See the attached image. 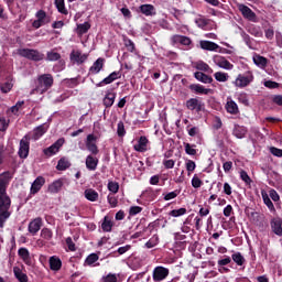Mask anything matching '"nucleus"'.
Listing matches in <instances>:
<instances>
[{"label":"nucleus","instance_id":"obj_1","mask_svg":"<svg viewBox=\"0 0 282 282\" xmlns=\"http://www.w3.org/2000/svg\"><path fill=\"white\" fill-rule=\"evenodd\" d=\"M10 180H12V173L3 172L0 174V228H3L11 215L10 207L12 206V199H10L7 192Z\"/></svg>","mask_w":282,"mask_h":282},{"label":"nucleus","instance_id":"obj_2","mask_svg":"<svg viewBox=\"0 0 282 282\" xmlns=\"http://www.w3.org/2000/svg\"><path fill=\"white\" fill-rule=\"evenodd\" d=\"M53 85H54V76H52V74L39 75L37 78L35 79V87L31 90V95L33 94L43 95L50 91Z\"/></svg>","mask_w":282,"mask_h":282},{"label":"nucleus","instance_id":"obj_3","mask_svg":"<svg viewBox=\"0 0 282 282\" xmlns=\"http://www.w3.org/2000/svg\"><path fill=\"white\" fill-rule=\"evenodd\" d=\"M252 83H254V73H252V70L239 74L234 80L235 87H238L239 89H245V87L252 85Z\"/></svg>","mask_w":282,"mask_h":282},{"label":"nucleus","instance_id":"obj_4","mask_svg":"<svg viewBox=\"0 0 282 282\" xmlns=\"http://www.w3.org/2000/svg\"><path fill=\"white\" fill-rule=\"evenodd\" d=\"M212 61L216 67L219 69H225L226 72H231V69H235V65L226 58L224 55H213Z\"/></svg>","mask_w":282,"mask_h":282},{"label":"nucleus","instance_id":"obj_5","mask_svg":"<svg viewBox=\"0 0 282 282\" xmlns=\"http://www.w3.org/2000/svg\"><path fill=\"white\" fill-rule=\"evenodd\" d=\"M18 54L20 56H23V58L35 62L43 61V58H45V55L43 53L32 48H20L18 50Z\"/></svg>","mask_w":282,"mask_h":282},{"label":"nucleus","instance_id":"obj_6","mask_svg":"<svg viewBox=\"0 0 282 282\" xmlns=\"http://www.w3.org/2000/svg\"><path fill=\"white\" fill-rule=\"evenodd\" d=\"M63 144H65V138H59L51 147L43 149L42 153L46 158H54V155L61 152Z\"/></svg>","mask_w":282,"mask_h":282},{"label":"nucleus","instance_id":"obj_7","mask_svg":"<svg viewBox=\"0 0 282 282\" xmlns=\"http://www.w3.org/2000/svg\"><path fill=\"white\" fill-rule=\"evenodd\" d=\"M52 21V18L47 15V12L44 10H39L35 13V20L32 22V28L39 30V28H43V25H47Z\"/></svg>","mask_w":282,"mask_h":282},{"label":"nucleus","instance_id":"obj_8","mask_svg":"<svg viewBox=\"0 0 282 282\" xmlns=\"http://www.w3.org/2000/svg\"><path fill=\"white\" fill-rule=\"evenodd\" d=\"M172 45H182L185 50H193V40L186 35H173L170 39Z\"/></svg>","mask_w":282,"mask_h":282},{"label":"nucleus","instance_id":"obj_9","mask_svg":"<svg viewBox=\"0 0 282 282\" xmlns=\"http://www.w3.org/2000/svg\"><path fill=\"white\" fill-rule=\"evenodd\" d=\"M18 155L21 160H25L30 155V134H25L20 140Z\"/></svg>","mask_w":282,"mask_h":282},{"label":"nucleus","instance_id":"obj_10","mask_svg":"<svg viewBox=\"0 0 282 282\" xmlns=\"http://www.w3.org/2000/svg\"><path fill=\"white\" fill-rule=\"evenodd\" d=\"M50 129V124L43 123L34 128L31 132H29L26 135H30V140H34L36 142L37 140H41V137L44 133H47Z\"/></svg>","mask_w":282,"mask_h":282},{"label":"nucleus","instance_id":"obj_11","mask_svg":"<svg viewBox=\"0 0 282 282\" xmlns=\"http://www.w3.org/2000/svg\"><path fill=\"white\" fill-rule=\"evenodd\" d=\"M238 10L241 12L243 19H247V21H251L252 23H257V13H254V11H252L248 6L239 3Z\"/></svg>","mask_w":282,"mask_h":282},{"label":"nucleus","instance_id":"obj_12","mask_svg":"<svg viewBox=\"0 0 282 282\" xmlns=\"http://www.w3.org/2000/svg\"><path fill=\"white\" fill-rule=\"evenodd\" d=\"M151 142L145 135L140 137L137 140V143L133 144V149L137 151V153H147L149 151Z\"/></svg>","mask_w":282,"mask_h":282},{"label":"nucleus","instance_id":"obj_13","mask_svg":"<svg viewBox=\"0 0 282 282\" xmlns=\"http://www.w3.org/2000/svg\"><path fill=\"white\" fill-rule=\"evenodd\" d=\"M97 141L98 137H96L95 134H88L86 138V149L93 155H98V153L100 152L98 150V145L96 144Z\"/></svg>","mask_w":282,"mask_h":282},{"label":"nucleus","instance_id":"obj_14","mask_svg":"<svg viewBox=\"0 0 282 282\" xmlns=\"http://www.w3.org/2000/svg\"><path fill=\"white\" fill-rule=\"evenodd\" d=\"M169 272L170 271L167 268L159 265V267L154 268L153 273H152V279L154 282L164 281V279H166V276H169Z\"/></svg>","mask_w":282,"mask_h":282},{"label":"nucleus","instance_id":"obj_15","mask_svg":"<svg viewBox=\"0 0 282 282\" xmlns=\"http://www.w3.org/2000/svg\"><path fill=\"white\" fill-rule=\"evenodd\" d=\"M252 61L256 67L262 70H265L268 65L270 64V59H268V57H264L263 55H260L259 53H253Z\"/></svg>","mask_w":282,"mask_h":282},{"label":"nucleus","instance_id":"obj_16","mask_svg":"<svg viewBox=\"0 0 282 282\" xmlns=\"http://www.w3.org/2000/svg\"><path fill=\"white\" fill-rule=\"evenodd\" d=\"M225 110L227 113H230V116H239V105H237V101L232 99V97H227V101L225 104Z\"/></svg>","mask_w":282,"mask_h":282},{"label":"nucleus","instance_id":"obj_17","mask_svg":"<svg viewBox=\"0 0 282 282\" xmlns=\"http://www.w3.org/2000/svg\"><path fill=\"white\" fill-rule=\"evenodd\" d=\"M69 58L72 63H76L77 65H83L85 61H87V54H83L80 50H73L70 52Z\"/></svg>","mask_w":282,"mask_h":282},{"label":"nucleus","instance_id":"obj_18","mask_svg":"<svg viewBox=\"0 0 282 282\" xmlns=\"http://www.w3.org/2000/svg\"><path fill=\"white\" fill-rule=\"evenodd\" d=\"M186 107L189 111H196L197 113H199V111H204V104L197 98L188 99L186 101Z\"/></svg>","mask_w":282,"mask_h":282},{"label":"nucleus","instance_id":"obj_19","mask_svg":"<svg viewBox=\"0 0 282 282\" xmlns=\"http://www.w3.org/2000/svg\"><path fill=\"white\" fill-rule=\"evenodd\" d=\"M138 12L144 17H155L158 14V10L153 4H141L138 9Z\"/></svg>","mask_w":282,"mask_h":282},{"label":"nucleus","instance_id":"obj_20","mask_svg":"<svg viewBox=\"0 0 282 282\" xmlns=\"http://www.w3.org/2000/svg\"><path fill=\"white\" fill-rule=\"evenodd\" d=\"M191 91L198 94L200 96H208L213 94V89L204 87L202 84H192L189 85Z\"/></svg>","mask_w":282,"mask_h":282},{"label":"nucleus","instance_id":"obj_21","mask_svg":"<svg viewBox=\"0 0 282 282\" xmlns=\"http://www.w3.org/2000/svg\"><path fill=\"white\" fill-rule=\"evenodd\" d=\"M45 186V177L37 176L31 185V195H36Z\"/></svg>","mask_w":282,"mask_h":282},{"label":"nucleus","instance_id":"obj_22","mask_svg":"<svg viewBox=\"0 0 282 282\" xmlns=\"http://www.w3.org/2000/svg\"><path fill=\"white\" fill-rule=\"evenodd\" d=\"M42 226H43V218L37 217L29 224V232L31 235H36V232L41 230Z\"/></svg>","mask_w":282,"mask_h":282},{"label":"nucleus","instance_id":"obj_23","mask_svg":"<svg viewBox=\"0 0 282 282\" xmlns=\"http://www.w3.org/2000/svg\"><path fill=\"white\" fill-rule=\"evenodd\" d=\"M102 67H105V58L99 57L90 66L89 74H93V75L100 74V72H102Z\"/></svg>","mask_w":282,"mask_h":282},{"label":"nucleus","instance_id":"obj_24","mask_svg":"<svg viewBox=\"0 0 282 282\" xmlns=\"http://www.w3.org/2000/svg\"><path fill=\"white\" fill-rule=\"evenodd\" d=\"M96 154H89L86 156V169L88 171H96L98 169V158L95 156Z\"/></svg>","mask_w":282,"mask_h":282},{"label":"nucleus","instance_id":"obj_25","mask_svg":"<svg viewBox=\"0 0 282 282\" xmlns=\"http://www.w3.org/2000/svg\"><path fill=\"white\" fill-rule=\"evenodd\" d=\"M48 263H50V269L53 272H58V270H61V268H63V261H61V258L53 256L48 259Z\"/></svg>","mask_w":282,"mask_h":282},{"label":"nucleus","instance_id":"obj_26","mask_svg":"<svg viewBox=\"0 0 282 282\" xmlns=\"http://www.w3.org/2000/svg\"><path fill=\"white\" fill-rule=\"evenodd\" d=\"M200 48L207 52H217L219 50V44L210 41L203 40L199 42Z\"/></svg>","mask_w":282,"mask_h":282},{"label":"nucleus","instance_id":"obj_27","mask_svg":"<svg viewBox=\"0 0 282 282\" xmlns=\"http://www.w3.org/2000/svg\"><path fill=\"white\" fill-rule=\"evenodd\" d=\"M194 78L204 85H210V83H213V76L206 75L203 72L194 73Z\"/></svg>","mask_w":282,"mask_h":282},{"label":"nucleus","instance_id":"obj_28","mask_svg":"<svg viewBox=\"0 0 282 282\" xmlns=\"http://www.w3.org/2000/svg\"><path fill=\"white\" fill-rule=\"evenodd\" d=\"M63 178L56 180L53 183L48 185V193H52L53 195H56V193H61V189L63 188Z\"/></svg>","mask_w":282,"mask_h":282},{"label":"nucleus","instance_id":"obj_29","mask_svg":"<svg viewBox=\"0 0 282 282\" xmlns=\"http://www.w3.org/2000/svg\"><path fill=\"white\" fill-rule=\"evenodd\" d=\"M236 100L245 107H250V95L246 91L236 94Z\"/></svg>","mask_w":282,"mask_h":282},{"label":"nucleus","instance_id":"obj_30","mask_svg":"<svg viewBox=\"0 0 282 282\" xmlns=\"http://www.w3.org/2000/svg\"><path fill=\"white\" fill-rule=\"evenodd\" d=\"M195 69L198 72H205L206 74H213L212 67L204 61H197L194 63Z\"/></svg>","mask_w":282,"mask_h":282},{"label":"nucleus","instance_id":"obj_31","mask_svg":"<svg viewBox=\"0 0 282 282\" xmlns=\"http://www.w3.org/2000/svg\"><path fill=\"white\" fill-rule=\"evenodd\" d=\"M13 274L19 282H28L29 281L28 274L25 272H23V269H21L20 267L13 268Z\"/></svg>","mask_w":282,"mask_h":282},{"label":"nucleus","instance_id":"obj_32","mask_svg":"<svg viewBox=\"0 0 282 282\" xmlns=\"http://www.w3.org/2000/svg\"><path fill=\"white\" fill-rule=\"evenodd\" d=\"M116 102V93L108 90L106 93V96L104 98V105L105 107H113V104Z\"/></svg>","mask_w":282,"mask_h":282},{"label":"nucleus","instance_id":"obj_33","mask_svg":"<svg viewBox=\"0 0 282 282\" xmlns=\"http://www.w3.org/2000/svg\"><path fill=\"white\" fill-rule=\"evenodd\" d=\"M271 228L274 235H278V237H282V221L279 218H274L271 221Z\"/></svg>","mask_w":282,"mask_h":282},{"label":"nucleus","instance_id":"obj_34","mask_svg":"<svg viewBox=\"0 0 282 282\" xmlns=\"http://www.w3.org/2000/svg\"><path fill=\"white\" fill-rule=\"evenodd\" d=\"M72 166V163H69V159L63 156L58 160L56 170L57 171H67Z\"/></svg>","mask_w":282,"mask_h":282},{"label":"nucleus","instance_id":"obj_35","mask_svg":"<svg viewBox=\"0 0 282 282\" xmlns=\"http://www.w3.org/2000/svg\"><path fill=\"white\" fill-rule=\"evenodd\" d=\"M261 196H262L263 203L265 204L267 208H269V210L271 213H274V210H276V209L274 208V204L272 203V199H270V195H268V192L262 191Z\"/></svg>","mask_w":282,"mask_h":282},{"label":"nucleus","instance_id":"obj_36","mask_svg":"<svg viewBox=\"0 0 282 282\" xmlns=\"http://www.w3.org/2000/svg\"><path fill=\"white\" fill-rule=\"evenodd\" d=\"M98 254L97 253H90L86 260H85V265H89L90 268H96V265H100L98 262Z\"/></svg>","mask_w":282,"mask_h":282},{"label":"nucleus","instance_id":"obj_37","mask_svg":"<svg viewBox=\"0 0 282 282\" xmlns=\"http://www.w3.org/2000/svg\"><path fill=\"white\" fill-rule=\"evenodd\" d=\"M84 195L88 202H98L99 194L94 188H88L84 192Z\"/></svg>","mask_w":282,"mask_h":282},{"label":"nucleus","instance_id":"obj_38","mask_svg":"<svg viewBox=\"0 0 282 282\" xmlns=\"http://www.w3.org/2000/svg\"><path fill=\"white\" fill-rule=\"evenodd\" d=\"M248 133V130L243 126H235L234 128V135L241 140L242 138H246V134Z\"/></svg>","mask_w":282,"mask_h":282},{"label":"nucleus","instance_id":"obj_39","mask_svg":"<svg viewBox=\"0 0 282 282\" xmlns=\"http://www.w3.org/2000/svg\"><path fill=\"white\" fill-rule=\"evenodd\" d=\"M90 29L91 24H89V22H84L82 24H77L76 33L78 34V36H83V34H87Z\"/></svg>","mask_w":282,"mask_h":282},{"label":"nucleus","instance_id":"obj_40","mask_svg":"<svg viewBox=\"0 0 282 282\" xmlns=\"http://www.w3.org/2000/svg\"><path fill=\"white\" fill-rule=\"evenodd\" d=\"M18 254L26 265H30V251L26 248H20Z\"/></svg>","mask_w":282,"mask_h":282},{"label":"nucleus","instance_id":"obj_41","mask_svg":"<svg viewBox=\"0 0 282 282\" xmlns=\"http://www.w3.org/2000/svg\"><path fill=\"white\" fill-rule=\"evenodd\" d=\"M112 228L113 221L109 219L108 216H105L104 221L101 224V229L104 230V232H111Z\"/></svg>","mask_w":282,"mask_h":282},{"label":"nucleus","instance_id":"obj_42","mask_svg":"<svg viewBox=\"0 0 282 282\" xmlns=\"http://www.w3.org/2000/svg\"><path fill=\"white\" fill-rule=\"evenodd\" d=\"M214 78L215 80H217V83H228V79L230 78V76L228 75V73L216 72L214 74Z\"/></svg>","mask_w":282,"mask_h":282},{"label":"nucleus","instance_id":"obj_43","mask_svg":"<svg viewBox=\"0 0 282 282\" xmlns=\"http://www.w3.org/2000/svg\"><path fill=\"white\" fill-rule=\"evenodd\" d=\"M55 8L61 14H68L67 8H65V0H55Z\"/></svg>","mask_w":282,"mask_h":282},{"label":"nucleus","instance_id":"obj_44","mask_svg":"<svg viewBox=\"0 0 282 282\" xmlns=\"http://www.w3.org/2000/svg\"><path fill=\"white\" fill-rule=\"evenodd\" d=\"M232 261L236 262L238 265H243L246 263V258L241 254V252H236L231 256Z\"/></svg>","mask_w":282,"mask_h":282},{"label":"nucleus","instance_id":"obj_45","mask_svg":"<svg viewBox=\"0 0 282 282\" xmlns=\"http://www.w3.org/2000/svg\"><path fill=\"white\" fill-rule=\"evenodd\" d=\"M46 61H50V62L61 61V55L58 52H56L54 50L48 51L46 53Z\"/></svg>","mask_w":282,"mask_h":282},{"label":"nucleus","instance_id":"obj_46","mask_svg":"<svg viewBox=\"0 0 282 282\" xmlns=\"http://www.w3.org/2000/svg\"><path fill=\"white\" fill-rule=\"evenodd\" d=\"M185 153L187 155H197V145L191 143H184Z\"/></svg>","mask_w":282,"mask_h":282},{"label":"nucleus","instance_id":"obj_47","mask_svg":"<svg viewBox=\"0 0 282 282\" xmlns=\"http://www.w3.org/2000/svg\"><path fill=\"white\" fill-rule=\"evenodd\" d=\"M158 243H160V237H158V235H154L149 239V241L145 242V248L148 249L155 248Z\"/></svg>","mask_w":282,"mask_h":282},{"label":"nucleus","instance_id":"obj_48","mask_svg":"<svg viewBox=\"0 0 282 282\" xmlns=\"http://www.w3.org/2000/svg\"><path fill=\"white\" fill-rule=\"evenodd\" d=\"M187 210L184 207H181L178 209H173L171 212H169V216L170 217H184V215H186Z\"/></svg>","mask_w":282,"mask_h":282},{"label":"nucleus","instance_id":"obj_49","mask_svg":"<svg viewBox=\"0 0 282 282\" xmlns=\"http://www.w3.org/2000/svg\"><path fill=\"white\" fill-rule=\"evenodd\" d=\"M41 237L42 239H44L45 241H50L52 240V238L54 237V232H52V229L50 228H43L41 230Z\"/></svg>","mask_w":282,"mask_h":282},{"label":"nucleus","instance_id":"obj_50","mask_svg":"<svg viewBox=\"0 0 282 282\" xmlns=\"http://www.w3.org/2000/svg\"><path fill=\"white\" fill-rule=\"evenodd\" d=\"M239 175H240V180H241L242 182H245V184H246L247 186H250V184H252V178H250V175H248V172H246L245 170H241V171L239 172Z\"/></svg>","mask_w":282,"mask_h":282},{"label":"nucleus","instance_id":"obj_51","mask_svg":"<svg viewBox=\"0 0 282 282\" xmlns=\"http://www.w3.org/2000/svg\"><path fill=\"white\" fill-rule=\"evenodd\" d=\"M12 87H14V84L12 83V79H8L7 82H4L2 85H1V91L3 94H8L9 91L12 90Z\"/></svg>","mask_w":282,"mask_h":282},{"label":"nucleus","instance_id":"obj_52","mask_svg":"<svg viewBox=\"0 0 282 282\" xmlns=\"http://www.w3.org/2000/svg\"><path fill=\"white\" fill-rule=\"evenodd\" d=\"M249 34L256 36L257 39H261V36H263V31H261V28L259 26H251L249 29Z\"/></svg>","mask_w":282,"mask_h":282},{"label":"nucleus","instance_id":"obj_53","mask_svg":"<svg viewBox=\"0 0 282 282\" xmlns=\"http://www.w3.org/2000/svg\"><path fill=\"white\" fill-rule=\"evenodd\" d=\"M185 167L187 171V175H191V173H194L195 169H197V164H195V161L193 160H187L185 163Z\"/></svg>","mask_w":282,"mask_h":282},{"label":"nucleus","instance_id":"obj_54","mask_svg":"<svg viewBox=\"0 0 282 282\" xmlns=\"http://www.w3.org/2000/svg\"><path fill=\"white\" fill-rule=\"evenodd\" d=\"M195 23L200 30H207L208 28V20H206V18H198L195 20Z\"/></svg>","mask_w":282,"mask_h":282},{"label":"nucleus","instance_id":"obj_55","mask_svg":"<svg viewBox=\"0 0 282 282\" xmlns=\"http://www.w3.org/2000/svg\"><path fill=\"white\" fill-rule=\"evenodd\" d=\"M108 191H110V193H113V195H116V193L120 191V184L113 181L108 182Z\"/></svg>","mask_w":282,"mask_h":282},{"label":"nucleus","instance_id":"obj_56","mask_svg":"<svg viewBox=\"0 0 282 282\" xmlns=\"http://www.w3.org/2000/svg\"><path fill=\"white\" fill-rule=\"evenodd\" d=\"M241 36H242V41L246 43L248 48L254 50V47L252 46V37H250V35H248V33H246V32H242Z\"/></svg>","mask_w":282,"mask_h":282},{"label":"nucleus","instance_id":"obj_57","mask_svg":"<svg viewBox=\"0 0 282 282\" xmlns=\"http://www.w3.org/2000/svg\"><path fill=\"white\" fill-rule=\"evenodd\" d=\"M123 43L128 52H135V44L133 43V41H131V39L124 37Z\"/></svg>","mask_w":282,"mask_h":282},{"label":"nucleus","instance_id":"obj_58","mask_svg":"<svg viewBox=\"0 0 282 282\" xmlns=\"http://www.w3.org/2000/svg\"><path fill=\"white\" fill-rule=\"evenodd\" d=\"M117 134L119 138H124L127 135V130L124 129V122L119 121L117 126Z\"/></svg>","mask_w":282,"mask_h":282},{"label":"nucleus","instance_id":"obj_59","mask_svg":"<svg viewBox=\"0 0 282 282\" xmlns=\"http://www.w3.org/2000/svg\"><path fill=\"white\" fill-rule=\"evenodd\" d=\"M8 127H10V119H6V117L0 116V131H7Z\"/></svg>","mask_w":282,"mask_h":282},{"label":"nucleus","instance_id":"obj_60","mask_svg":"<svg viewBox=\"0 0 282 282\" xmlns=\"http://www.w3.org/2000/svg\"><path fill=\"white\" fill-rule=\"evenodd\" d=\"M202 184H204V182H202L199 180V176H197V174H195L192 177V186H193V188H202Z\"/></svg>","mask_w":282,"mask_h":282},{"label":"nucleus","instance_id":"obj_61","mask_svg":"<svg viewBox=\"0 0 282 282\" xmlns=\"http://www.w3.org/2000/svg\"><path fill=\"white\" fill-rule=\"evenodd\" d=\"M263 86L267 87V89H279L281 85L276 82L265 80Z\"/></svg>","mask_w":282,"mask_h":282},{"label":"nucleus","instance_id":"obj_62","mask_svg":"<svg viewBox=\"0 0 282 282\" xmlns=\"http://www.w3.org/2000/svg\"><path fill=\"white\" fill-rule=\"evenodd\" d=\"M108 204L110 205V208H117L118 207V198L111 194L107 196Z\"/></svg>","mask_w":282,"mask_h":282},{"label":"nucleus","instance_id":"obj_63","mask_svg":"<svg viewBox=\"0 0 282 282\" xmlns=\"http://www.w3.org/2000/svg\"><path fill=\"white\" fill-rule=\"evenodd\" d=\"M142 213V207L140 206H131L129 209V215L131 217H135V215H140Z\"/></svg>","mask_w":282,"mask_h":282},{"label":"nucleus","instance_id":"obj_64","mask_svg":"<svg viewBox=\"0 0 282 282\" xmlns=\"http://www.w3.org/2000/svg\"><path fill=\"white\" fill-rule=\"evenodd\" d=\"M104 282H118V275L116 273H109L102 278Z\"/></svg>","mask_w":282,"mask_h":282}]
</instances>
